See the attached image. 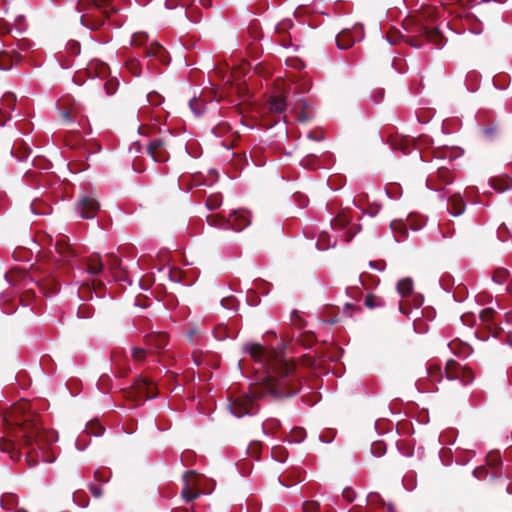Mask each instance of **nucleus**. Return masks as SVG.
I'll use <instances>...</instances> for the list:
<instances>
[{
  "instance_id": "obj_1",
  "label": "nucleus",
  "mask_w": 512,
  "mask_h": 512,
  "mask_svg": "<svg viewBox=\"0 0 512 512\" xmlns=\"http://www.w3.org/2000/svg\"><path fill=\"white\" fill-rule=\"evenodd\" d=\"M243 351L253 360L256 376L249 393L230 400L229 410L235 417L255 414L258 411L256 399L277 400L297 393L298 390L293 384L292 367L282 355L257 343L246 344Z\"/></svg>"
},
{
  "instance_id": "obj_2",
  "label": "nucleus",
  "mask_w": 512,
  "mask_h": 512,
  "mask_svg": "<svg viewBox=\"0 0 512 512\" xmlns=\"http://www.w3.org/2000/svg\"><path fill=\"white\" fill-rule=\"evenodd\" d=\"M15 422L20 426L19 432L26 445L32 447V450L36 447L40 448L42 443H54L58 440L56 431L45 430L38 419L31 414L26 415L23 421L15 419Z\"/></svg>"
},
{
  "instance_id": "obj_3",
  "label": "nucleus",
  "mask_w": 512,
  "mask_h": 512,
  "mask_svg": "<svg viewBox=\"0 0 512 512\" xmlns=\"http://www.w3.org/2000/svg\"><path fill=\"white\" fill-rule=\"evenodd\" d=\"M207 222L210 226L220 229H232L234 231H242L250 223V213L244 209L234 210L228 217L220 216L218 214L207 217Z\"/></svg>"
},
{
  "instance_id": "obj_4",
  "label": "nucleus",
  "mask_w": 512,
  "mask_h": 512,
  "mask_svg": "<svg viewBox=\"0 0 512 512\" xmlns=\"http://www.w3.org/2000/svg\"><path fill=\"white\" fill-rule=\"evenodd\" d=\"M29 49V43L26 40H21L17 47L8 46L0 51V70H10L13 65L17 64L23 59L22 53Z\"/></svg>"
},
{
  "instance_id": "obj_5",
  "label": "nucleus",
  "mask_w": 512,
  "mask_h": 512,
  "mask_svg": "<svg viewBox=\"0 0 512 512\" xmlns=\"http://www.w3.org/2000/svg\"><path fill=\"white\" fill-rule=\"evenodd\" d=\"M100 208L99 202L91 194L83 195L78 200L76 212L83 219H93Z\"/></svg>"
},
{
  "instance_id": "obj_6",
  "label": "nucleus",
  "mask_w": 512,
  "mask_h": 512,
  "mask_svg": "<svg viewBox=\"0 0 512 512\" xmlns=\"http://www.w3.org/2000/svg\"><path fill=\"white\" fill-rule=\"evenodd\" d=\"M445 373L447 379H459L464 385L471 383L474 378L471 370L460 367L454 360L447 361Z\"/></svg>"
},
{
  "instance_id": "obj_7",
  "label": "nucleus",
  "mask_w": 512,
  "mask_h": 512,
  "mask_svg": "<svg viewBox=\"0 0 512 512\" xmlns=\"http://www.w3.org/2000/svg\"><path fill=\"white\" fill-rule=\"evenodd\" d=\"M362 37L360 28L355 27L353 32L348 30L340 32L336 37V43L339 49L344 50L351 47L356 41H360Z\"/></svg>"
},
{
  "instance_id": "obj_8",
  "label": "nucleus",
  "mask_w": 512,
  "mask_h": 512,
  "mask_svg": "<svg viewBox=\"0 0 512 512\" xmlns=\"http://www.w3.org/2000/svg\"><path fill=\"white\" fill-rule=\"evenodd\" d=\"M165 141L162 138L153 139L148 145V154L155 162H165L168 156L164 150Z\"/></svg>"
},
{
  "instance_id": "obj_9",
  "label": "nucleus",
  "mask_w": 512,
  "mask_h": 512,
  "mask_svg": "<svg viewBox=\"0 0 512 512\" xmlns=\"http://www.w3.org/2000/svg\"><path fill=\"white\" fill-rule=\"evenodd\" d=\"M437 179L444 185H448L452 182V176L449 169L445 165L437 166ZM426 185L433 190H440V188L435 184V176L431 175L426 182Z\"/></svg>"
},
{
  "instance_id": "obj_10",
  "label": "nucleus",
  "mask_w": 512,
  "mask_h": 512,
  "mask_svg": "<svg viewBox=\"0 0 512 512\" xmlns=\"http://www.w3.org/2000/svg\"><path fill=\"white\" fill-rule=\"evenodd\" d=\"M145 342L149 349L159 350L167 345L168 338L163 332H154L145 337Z\"/></svg>"
},
{
  "instance_id": "obj_11",
  "label": "nucleus",
  "mask_w": 512,
  "mask_h": 512,
  "mask_svg": "<svg viewBox=\"0 0 512 512\" xmlns=\"http://www.w3.org/2000/svg\"><path fill=\"white\" fill-rule=\"evenodd\" d=\"M54 247L59 260L69 262L73 257H75L74 250L65 242L64 239H57Z\"/></svg>"
},
{
  "instance_id": "obj_12",
  "label": "nucleus",
  "mask_w": 512,
  "mask_h": 512,
  "mask_svg": "<svg viewBox=\"0 0 512 512\" xmlns=\"http://www.w3.org/2000/svg\"><path fill=\"white\" fill-rule=\"evenodd\" d=\"M447 209L449 213L453 216H459L464 212L465 203L463 201L462 196L459 193L454 194L449 198Z\"/></svg>"
},
{
  "instance_id": "obj_13",
  "label": "nucleus",
  "mask_w": 512,
  "mask_h": 512,
  "mask_svg": "<svg viewBox=\"0 0 512 512\" xmlns=\"http://www.w3.org/2000/svg\"><path fill=\"white\" fill-rule=\"evenodd\" d=\"M195 477L194 471H187L183 475V480L185 482V487L182 490L183 498L188 502L196 499L199 496V493L194 492L191 488V478Z\"/></svg>"
},
{
  "instance_id": "obj_14",
  "label": "nucleus",
  "mask_w": 512,
  "mask_h": 512,
  "mask_svg": "<svg viewBox=\"0 0 512 512\" xmlns=\"http://www.w3.org/2000/svg\"><path fill=\"white\" fill-rule=\"evenodd\" d=\"M24 17L19 15L15 18L14 26L12 27L10 24L6 22L0 21V33H11L14 29L18 33H22L24 31Z\"/></svg>"
},
{
  "instance_id": "obj_15",
  "label": "nucleus",
  "mask_w": 512,
  "mask_h": 512,
  "mask_svg": "<svg viewBox=\"0 0 512 512\" xmlns=\"http://www.w3.org/2000/svg\"><path fill=\"white\" fill-rule=\"evenodd\" d=\"M337 243V240L336 238H332L328 232L326 231H323L321 232V234L319 235V238H318V241L316 243V246L318 247L319 250H326L330 247H335Z\"/></svg>"
},
{
  "instance_id": "obj_16",
  "label": "nucleus",
  "mask_w": 512,
  "mask_h": 512,
  "mask_svg": "<svg viewBox=\"0 0 512 512\" xmlns=\"http://www.w3.org/2000/svg\"><path fill=\"white\" fill-rule=\"evenodd\" d=\"M103 263L98 255L91 256L87 261V273L95 276L103 269Z\"/></svg>"
},
{
  "instance_id": "obj_17",
  "label": "nucleus",
  "mask_w": 512,
  "mask_h": 512,
  "mask_svg": "<svg viewBox=\"0 0 512 512\" xmlns=\"http://www.w3.org/2000/svg\"><path fill=\"white\" fill-rule=\"evenodd\" d=\"M288 107L287 99L283 96H275L270 101V109L276 113H283Z\"/></svg>"
},
{
  "instance_id": "obj_18",
  "label": "nucleus",
  "mask_w": 512,
  "mask_h": 512,
  "mask_svg": "<svg viewBox=\"0 0 512 512\" xmlns=\"http://www.w3.org/2000/svg\"><path fill=\"white\" fill-rule=\"evenodd\" d=\"M425 35L430 42L436 45L437 48H441L443 46L442 35L438 28H426Z\"/></svg>"
},
{
  "instance_id": "obj_19",
  "label": "nucleus",
  "mask_w": 512,
  "mask_h": 512,
  "mask_svg": "<svg viewBox=\"0 0 512 512\" xmlns=\"http://www.w3.org/2000/svg\"><path fill=\"white\" fill-rule=\"evenodd\" d=\"M308 104L306 103V101L302 98V97H298L296 98V101H295V104H294V108L297 109V108H300L301 111L299 113V115L297 116V120L298 121H307L309 119V114L308 112L306 111L308 109Z\"/></svg>"
},
{
  "instance_id": "obj_20",
  "label": "nucleus",
  "mask_w": 512,
  "mask_h": 512,
  "mask_svg": "<svg viewBox=\"0 0 512 512\" xmlns=\"http://www.w3.org/2000/svg\"><path fill=\"white\" fill-rule=\"evenodd\" d=\"M434 157L436 160L444 161L448 159V161L451 162L452 159L455 158V151L448 147L437 148L434 150Z\"/></svg>"
},
{
  "instance_id": "obj_21",
  "label": "nucleus",
  "mask_w": 512,
  "mask_h": 512,
  "mask_svg": "<svg viewBox=\"0 0 512 512\" xmlns=\"http://www.w3.org/2000/svg\"><path fill=\"white\" fill-rule=\"evenodd\" d=\"M412 289H413V284H412L411 279H409V278H404V279L400 280L397 284V292L402 297H407L408 295H410L412 292Z\"/></svg>"
},
{
  "instance_id": "obj_22",
  "label": "nucleus",
  "mask_w": 512,
  "mask_h": 512,
  "mask_svg": "<svg viewBox=\"0 0 512 512\" xmlns=\"http://www.w3.org/2000/svg\"><path fill=\"white\" fill-rule=\"evenodd\" d=\"M145 54L147 57H155V58H159L160 60L163 61L165 49L158 44H155V45L152 44L148 48L145 49Z\"/></svg>"
},
{
  "instance_id": "obj_23",
  "label": "nucleus",
  "mask_w": 512,
  "mask_h": 512,
  "mask_svg": "<svg viewBox=\"0 0 512 512\" xmlns=\"http://www.w3.org/2000/svg\"><path fill=\"white\" fill-rule=\"evenodd\" d=\"M350 221L351 219L345 213H342L331 220L330 224L333 230H337L344 228Z\"/></svg>"
},
{
  "instance_id": "obj_24",
  "label": "nucleus",
  "mask_w": 512,
  "mask_h": 512,
  "mask_svg": "<svg viewBox=\"0 0 512 512\" xmlns=\"http://www.w3.org/2000/svg\"><path fill=\"white\" fill-rule=\"evenodd\" d=\"M364 304L367 308L373 309L376 307H382L384 306V301L375 295L368 294L365 298Z\"/></svg>"
},
{
  "instance_id": "obj_25",
  "label": "nucleus",
  "mask_w": 512,
  "mask_h": 512,
  "mask_svg": "<svg viewBox=\"0 0 512 512\" xmlns=\"http://www.w3.org/2000/svg\"><path fill=\"white\" fill-rule=\"evenodd\" d=\"M492 187L497 192H504L512 187V180L510 178L495 180L493 181Z\"/></svg>"
},
{
  "instance_id": "obj_26",
  "label": "nucleus",
  "mask_w": 512,
  "mask_h": 512,
  "mask_svg": "<svg viewBox=\"0 0 512 512\" xmlns=\"http://www.w3.org/2000/svg\"><path fill=\"white\" fill-rule=\"evenodd\" d=\"M222 204V196L220 194H212L206 200V206L209 210H215Z\"/></svg>"
},
{
  "instance_id": "obj_27",
  "label": "nucleus",
  "mask_w": 512,
  "mask_h": 512,
  "mask_svg": "<svg viewBox=\"0 0 512 512\" xmlns=\"http://www.w3.org/2000/svg\"><path fill=\"white\" fill-rule=\"evenodd\" d=\"M0 446H1V450L4 453H8L12 460H16V459L20 458V453H18L15 450V445L13 443L4 442V443H0Z\"/></svg>"
},
{
  "instance_id": "obj_28",
  "label": "nucleus",
  "mask_w": 512,
  "mask_h": 512,
  "mask_svg": "<svg viewBox=\"0 0 512 512\" xmlns=\"http://www.w3.org/2000/svg\"><path fill=\"white\" fill-rule=\"evenodd\" d=\"M189 106L192 110V112L196 115V116H200L203 114L204 112V108H203V103L200 99L194 97L192 98L190 101H189Z\"/></svg>"
},
{
  "instance_id": "obj_29",
  "label": "nucleus",
  "mask_w": 512,
  "mask_h": 512,
  "mask_svg": "<svg viewBox=\"0 0 512 512\" xmlns=\"http://www.w3.org/2000/svg\"><path fill=\"white\" fill-rule=\"evenodd\" d=\"M505 233H507L509 237L512 236V221L509 224L503 223L499 226L497 234L501 241L507 240V238L504 236Z\"/></svg>"
},
{
  "instance_id": "obj_30",
  "label": "nucleus",
  "mask_w": 512,
  "mask_h": 512,
  "mask_svg": "<svg viewBox=\"0 0 512 512\" xmlns=\"http://www.w3.org/2000/svg\"><path fill=\"white\" fill-rule=\"evenodd\" d=\"M390 228L395 234L396 241H401L400 237L397 236V233L404 235L406 233L405 225L400 221H392L390 224Z\"/></svg>"
},
{
  "instance_id": "obj_31",
  "label": "nucleus",
  "mask_w": 512,
  "mask_h": 512,
  "mask_svg": "<svg viewBox=\"0 0 512 512\" xmlns=\"http://www.w3.org/2000/svg\"><path fill=\"white\" fill-rule=\"evenodd\" d=\"M148 40V37L145 33L143 32H138V33H135L131 40H130V44L133 45V46H141L143 45L146 41Z\"/></svg>"
},
{
  "instance_id": "obj_32",
  "label": "nucleus",
  "mask_w": 512,
  "mask_h": 512,
  "mask_svg": "<svg viewBox=\"0 0 512 512\" xmlns=\"http://www.w3.org/2000/svg\"><path fill=\"white\" fill-rule=\"evenodd\" d=\"M509 272L505 269H498L493 275V281L498 284H503L507 280Z\"/></svg>"
},
{
  "instance_id": "obj_33",
  "label": "nucleus",
  "mask_w": 512,
  "mask_h": 512,
  "mask_svg": "<svg viewBox=\"0 0 512 512\" xmlns=\"http://www.w3.org/2000/svg\"><path fill=\"white\" fill-rule=\"evenodd\" d=\"M147 350L144 348L135 347L132 349V357L135 361L141 362L145 359Z\"/></svg>"
},
{
  "instance_id": "obj_34",
  "label": "nucleus",
  "mask_w": 512,
  "mask_h": 512,
  "mask_svg": "<svg viewBox=\"0 0 512 512\" xmlns=\"http://www.w3.org/2000/svg\"><path fill=\"white\" fill-rule=\"evenodd\" d=\"M15 501L16 500H15L14 496H12V495L5 496V497H2V499H1V505H2L3 509L12 511Z\"/></svg>"
},
{
  "instance_id": "obj_35",
  "label": "nucleus",
  "mask_w": 512,
  "mask_h": 512,
  "mask_svg": "<svg viewBox=\"0 0 512 512\" xmlns=\"http://www.w3.org/2000/svg\"><path fill=\"white\" fill-rule=\"evenodd\" d=\"M493 315H494V309L487 308V309H484L481 311L480 318L482 321L488 322L493 318Z\"/></svg>"
},
{
  "instance_id": "obj_36",
  "label": "nucleus",
  "mask_w": 512,
  "mask_h": 512,
  "mask_svg": "<svg viewBox=\"0 0 512 512\" xmlns=\"http://www.w3.org/2000/svg\"><path fill=\"white\" fill-rule=\"evenodd\" d=\"M110 266V269L112 271H116V270H123L124 268L122 267V261L117 258V257H111V262L109 264Z\"/></svg>"
},
{
  "instance_id": "obj_37",
  "label": "nucleus",
  "mask_w": 512,
  "mask_h": 512,
  "mask_svg": "<svg viewBox=\"0 0 512 512\" xmlns=\"http://www.w3.org/2000/svg\"><path fill=\"white\" fill-rule=\"evenodd\" d=\"M371 451L376 456H381L384 454V448L382 443H374L371 447Z\"/></svg>"
},
{
  "instance_id": "obj_38",
  "label": "nucleus",
  "mask_w": 512,
  "mask_h": 512,
  "mask_svg": "<svg viewBox=\"0 0 512 512\" xmlns=\"http://www.w3.org/2000/svg\"><path fill=\"white\" fill-rule=\"evenodd\" d=\"M318 505L315 503H305L303 505L304 512H316Z\"/></svg>"
},
{
  "instance_id": "obj_39",
  "label": "nucleus",
  "mask_w": 512,
  "mask_h": 512,
  "mask_svg": "<svg viewBox=\"0 0 512 512\" xmlns=\"http://www.w3.org/2000/svg\"><path fill=\"white\" fill-rule=\"evenodd\" d=\"M90 491L92 493V495L96 498H99L101 497L102 495V489L100 487H97V486H94V485H91L90 486Z\"/></svg>"
},
{
  "instance_id": "obj_40",
  "label": "nucleus",
  "mask_w": 512,
  "mask_h": 512,
  "mask_svg": "<svg viewBox=\"0 0 512 512\" xmlns=\"http://www.w3.org/2000/svg\"><path fill=\"white\" fill-rule=\"evenodd\" d=\"M274 427V426H279V421L278 420H270V421H267L263 424V429L264 431L269 427Z\"/></svg>"
},
{
  "instance_id": "obj_41",
  "label": "nucleus",
  "mask_w": 512,
  "mask_h": 512,
  "mask_svg": "<svg viewBox=\"0 0 512 512\" xmlns=\"http://www.w3.org/2000/svg\"><path fill=\"white\" fill-rule=\"evenodd\" d=\"M80 496V493H74L73 495V499H74V502L77 503L78 505H80L81 507H86L87 506V502L86 501H83V502H79L78 501V497Z\"/></svg>"
},
{
  "instance_id": "obj_42",
  "label": "nucleus",
  "mask_w": 512,
  "mask_h": 512,
  "mask_svg": "<svg viewBox=\"0 0 512 512\" xmlns=\"http://www.w3.org/2000/svg\"><path fill=\"white\" fill-rule=\"evenodd\" d=\"M352 494L353 492L350 491V490H344L343 491V496L348 500V501H353V497H352Z\"/></svg>"
},
{
  "instance_id": "obj_43",
  "label": "nucleus",
  "mask_w": 512,
  "mask_h": 512,
  "mask_svg": "<svg viewBox=\"0 0 512 512\" xmlns=\"http://www.w3.org/2000/svg\"><path fill=\"white\" fill-rule=\"evenodd\" d=\"M102 0H90V3L98 9H102Z\"/></svg>"
},
{
  "instance_id": "obj_44",
  "label": "nucleus",
  "mask_w": 512,
  "mask_h": 512,
  "mask_svg": "<svg viewBox=\"0 0 512 512\" xmlns=\"http://www.w3.org/2000/svg\"><path fill=\"white\" fill-rule=\"evenodd\" d=\"M95 478H96V480H98L100 482H107L108 481V478H104V477L100 476V472L99 471L95 472Z\"/></svg>"
},
{
  "instance_id": "obj_45",
  "label": "nucleus",
  "mask_w": 512,
  "mask_h": 512,
  "mask_svg": "<svg viewBox=\"0 0 512 512\" xmlns=\"http://www.w3.org/2000/svg\"><path fill=\"white\" fill-rule=\"evenodd\" d=\"M61 114H62V117L64 118L65 121H67V122L71 121L70 113L68 111H63Z\"/></svg>"
},
{
  "instance_id": "obj_46",
  "label": "nucleus",
  "mask_w": 512,
  "mask_h": 512,
  "mask_svg": "<svg viewBox=\"0 0 512 512\" xmlns=\"http://www.w3.org/2000/svg\"><path fill=\"white\" fill-rule=\"evenodd\" d=\"M158 97L157 94H149L148 95V102L152 103V104H156V102L154 100H152V97Z\"/></svg>"
},
{
  "instance_id": "obj_47",
  "label": "nucleus",
  "mask_w": 512,
  "mask_h": 512,
  "mask_svg": "<svg viewBox=\"0 0 512 512\" xmlns=\"http://www.w3.org/2000/svg\"><path fill=\"white\" fill-rule=\"evenodd\" d=\"M219 129L220 128H217V127L212 129L213 134H215V136H217V137L221 136V133L219 132Z\"/></svg>"
},
{
  "instance_id": "obj_48",
  "label": "nucleus",
  "mask_w": 512,
  "mask_h": 512,
  "mask_svg": "<svg viewBox=\"0 0 512 512\" xmlns=\"http://www.w3.org/2000/svg\"><path fill=\"white\" fill-rule=\"evenodd\" d=\"M245 365H246L245 360H239L238 366L240 367L241 370L244 369Z\"/></svg>"
},
{
  "instance_id": "obj_49",
  "label": "nucleus",
  "mask_w": 512,
  "mask_h": 512,
  "mask_svg": "<svg viewBox=\"0 0 512 512\" xmlns=\"http://www.w3.org/2000/svg\"><path fill=\"white\" fill-rule=\"evenodd\" d=\"M308 138L313 139V140H316V141H318V140H320V139H321L320 137H314V136H313V133H311V132H310V133H308Z\"/></svg>"
},
{
  "instance_id": "obj_50",
  "label": "nucleus",
  "mask_w": 512,
  "mask_h": 512,
  "mask_svg": "<svg viewBox=\"0 0 512 512\" xmlns=\"http://www.w3.org/2000/svg\"><path fill=\"white\" fill-rule=\"evenodd\" d=\"M387 512H396V511H395L394 507L391 504H389L387 506Z\"/></svg>"
},
{
  "instance_id": "obj_51",
  "label": "nucleus",
  "mask_w": 512,
  "mask_h": 512,
  "mask_svg": "<svg viewBox=\"0 0 512 512\" xmlns=\"http://www.w3.org/2000/svg\"><path fill=\"white\" fill-rule=\"evenodd\" d=\"M482 471H483L482 469L474 470L473 474H474V476H475V477L479 478L478 473H479V472H482Z\"/></svg>"
},
{
  "instance_id": "obj_52",
  "label": "nucleus",
  "mask_w": 512,
  "mask_h": 512,
  "mask_svg": "<svg viewBox=\"0 0 512 512\" xmlns=\"http://www.w3.org/2000/svg\"><path fill=\"white\" fill-rule=\"evenodd\" d=\"M102 433H103V429L100 428V431L99 432H95L94 435L95 436H100Z\"/></svg>"
},
{
  "instance_id": "obj_53",
  "label": "nucleus",
  "mask_w": 512,
  "mask_h": 512,
  "mask_svg": "<svg viewBox=\"0 0 512 512\" xmlns=\"http://www.w3.org/2000/svg\"><path fill=\"white\" fill-rule=\"evenodd\" d=\"M307 160H304L303 161V166L304 167H307V168H313L312 166H309L307 163H306Z\"/></svg>"
},
{
  "instance_id": "obj_54",
  "label": "nucleus",
  "mask_w": 512,
  "mask_h": 512,
  "mask_svg": "<svg viewBox=\"0 0 512 512\" xmlns=\"http://www.w3.org/2000/svg\"><path fill=\"white\" fill-rule=\"evenodd\" d=\"M105 87H106V89H108V86H107V85H105ZM107 93H108V94H113V93H114V90H112V91L107 90Z\"/></svg>"
},
{
  "instance_id": "obj_55",
  "label": "nucleus",
  "mask_w": 512,
  "mask_h": 512,
  "mask_svg": "<svg viewBox=\"0 0 512 512\" xmlns=\"http://www.w3.org/2000/svg\"><path fill=\"white\" fill-rule=\"evenodd\" d=\"M28 154H29V153H26V154H25V155H23V156H17V158H18V159H22V158H24V157H27V156H28Z\"/></svg>"
},
{
  "instance_id": "obj_56",
  "label": "nucleus",
  "mask_w": 512,
  "mask_h": 512,
  "mask_svg": "<svg viewBox=\"0 0 512 512\" xmlns=\"http://www.w3.org/2000/svg\"><path fill=\"white\" fill-rule=\"evenodd\" d=\"M193 334H194V331H193V330H191V331L189 332V337H190V338H192Z\"/></svg>"
},
{
  "instance_id": "obj_57",
  "label": "nucleus",
  "mask_w": 512,
  "mask_h": 512,
  "mask_svg": "<svg viewBox=\"0 0 512 512\" xmlns=\"http://www.w3.org/2000/svg\"><path fill=\"white\" fill-rule=\"evenodd\" d=\"M486 133H491L492 132V129L488 128L485 130Z\"/></svg>"
},
{
  "instance_id": "obj_58",
  "label": "nucleus",
  "mask_w": 512,
  "mask_h": 512,
  "mask_svg": "<svg viewBox=\"0 0 512 512\" xmlns=\"http://www.w3.org/2000/svg\"><path fill=\"white\" fill-rule=\"evenodd\" d=\"M507 491H508V493H512V488L511 487H507Z\"/></svg>"
},
{
  "instance_id": "obj_59",
  "label": "nucleus",
  "mask_w": 512,
  "mask_h": 512,
  "mask_svg": "<svg viewBox=\"0 0 512 512\" xmlns=\"http://www.w3.org/2000/svg\"><path fill=\"white\" fill-rule=\"evenodd\" d=\"M34 203L31 204V209L34 210Z\"/></svg>"
}]
</instances>
